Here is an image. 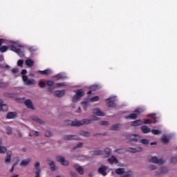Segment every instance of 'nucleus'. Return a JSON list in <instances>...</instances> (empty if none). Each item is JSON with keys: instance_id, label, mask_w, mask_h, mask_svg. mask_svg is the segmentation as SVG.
<instances>
[{"instance_id": "c85d7f7f", "label": "nucleus", "mask_w": 177, "mask_h": 177, "mask_svg": "<svg viewBox=\"0 0 177 177\" xmlns=\"http://www.w3.org/2000/svg\"><path fill=\"white\" fill-rule=\"evenodd\" d=\"M141 131L142 133H149V132H151V130H150V128H149V127L144 125L141 127Z\"/></svg>"}, {"instance_id": "09e8293b", "label": "nucleus", "mask_w": 177, "mask_h": 177, "mask_svg": "<svg viewBox=\"0 0 177 177\" xmlns=\"http://www.w3.org/2000/svg\"><path fill=\"white\" fill-rule=\"evenodd\" d=\"M148 169L149 171H154V169H157V167L155 165H150L148 166Z\"/></svg>"}, {"instance_id": "dca6fc26", "label": "nucleus", "mask_w": 177, "mask_h": 177, "mask_svg": "<svg viewBox=\"0 0 177 177\" xmlns=\"http://www.w3.org/2000/svg\"><path fill=\"white\" fill-rule=\"evenodd\" d=\"M73 168L80 174V175H82L84 174V167L80 166L78 164H75L73 165Z\"/></svg>"}, {"instance_id": "37998d69", "label": "nucleus", "mask_w": 177, "mask_h": 177, "mask_svg": "<svg viewBox=\"0 0 177 177\" xmlns=\"http://www.w3.org/2000/svg\"><path fill=\"white\" fill-rule=\"evenodd\" d=\"M151 132L153 134V135H161L162 131L160 130H156V129H152L151 130Z\"/></svg>"}, {"instance_id": "b1692460", "label": "nucleus", "mask_w": 177, "mask_h": 177, "mask_svg": "<svg viewBox=\"0 0 177 177\" xmlns=\"http://www.w3.org/2000/svg\"><path fill=\"white\" fill-rule=\"evenodd\" d=\"M103 153L105 154V158H107L111 156V149L106 147L104 149Z\"/></svg>"}, {"instance_id": "7c9ffc66", "label": "nucleus", "mask_w": 177, "mask_h": 177, "mask_svg": "<svg viewBox=\"0 0 177 177\" xmlns=\"http://www.w3.org/2000/svg\"><path fill=\"white\" fill-rule=\"evenodd\" d=\"M143 122L140 120H135L131 122L132 127H139V125H142Z\"/></svg>"}, {"instance_id": "f257e3e1", "label": "nucleus", "mask_w": 177, "mask_h": 177, "mask_svg": "<svg viewBox=\"0 0 177 177\" xmlns=\"http://www.w3.org/2000/svg\"><path fill=\"white\" fill-rule=\"evenodd\" d=\"M21 74L22 75V80L25 85H27V86H35V85H37V81H35V80L28 79V77L25 75L27 74V70H22Z\"/></svg>"}, {"instance_id": "de8ad7c7", "label": "nucleus", "mask_w": 177, "mask_h": 177, "mask_svg": "<svg viewBox=\"0 0 177 177\" xmlns=\"http://www.w3.org/2000/svg\"><path fill=\"white\" fill-rule=\"evenodd\" d=\"M46 85V84L45 82H44V81H40V82H39V88H45Z\"/></svg>"}, {"instance_id": "58836bf2", "label": "nucleus", "mask_w": 177, "mask_h": 177, "mask_svg": "<svg viewBox=\"0 0 177 177\" xmlns=\"http://www.w3.org/2000/svg\"><path fill=\"white\" fill-rule=\"evenodd\" d=\"M140 143H142V145H149V143H150V141H149V140L147 139H140Z\"/></svg>"}, {"instance_id": "9b49d317", "label": "nucleus", "mask_w": 177, "mask_h": 177, "mask_svg": "<svg viewBox=\"0 0 177 177\" xmlns=\"http://www.w3.org/2000/svg\"><path fill=\"white\" fill-rule=\"evenodd\" d=\"M107 166L102 165L100 167L97 169L98 174H100V175H102V176H106L107 175Z\"/></svg>"}, {"instance_id": "603ef678", "label": "nucleus", "mask_w": 177, "mask_h": 177, "mask_svg": "<svg viewBox=\"0 0 177 177\" xmlns=\"http://www.w3.org/2000/svg\"><path fill=\"white\" fill-rule=\"evenodd\" d=\"M162 143H168L169 140L167 136H164L162 138Z\"/></svg>"}, {"instance_id": "ddd939ff", "label": "nucleus", "mask_w": 177, "mask_h": 177, "mask_svg": "<svg viewBox=\"0 0 177 177\" xmlns=\"http://www.w3.org/2000/svg\"><path fill=\"white\" fill-rule=\"evenodd\" d=\"M12 162V151H8L6 153V156L4 160L5 164H10Z\"/></svg>"}, {"instance_id": "a211bd4d", "label": "nucleus", "mask_w": 177, "mask_h": 177, "mask_svg": "<svg viewBox=\"0 0 177 177\" xmlns=\"http://www.w3.org/2000/svg\"><path fill=\"white\" fill-rule=\"evenodd\" d=\"M17 117V113L16 112H8L6 115L8 120H13Z\"/></svg>"}, {"instance_id": "774afa93", "label": "nucleus", "mask_w": 177, "mask_h": 177, "mask_svg": "<svg viewBox=\"0 0 177 177\" xmlns=\"http://www.w3.org/2000/svg\"><path fill=\"white\" fill-rule=\"evenodd\" d=\"M101 135H102V133H97L93 134V136H94V137L100 136Z\"/></svg>"}, {"instance_id": "c9c22d12", "label": "nucleus", "mask_w": 177, "mask_h": 177, "mask_svg": "<svg viewBox=\"0 0 177 177\" xmlns=\"http://www.w3.org/2000/svg\"><path fill=\"white\" fill-rule=\"evenodd\" d=\"M8 106L6 104H4L3 106H0V111H8Z\"/></svg>"}, {"instance_id": "0e129e2a", "label": "nucleus", "mask_w": 177, "mask_h": 177, "mask_svg": "<svg viewBox=\"0 0 177 177\" xmlns=\"http://www.w3.org/2000/svg\"><path fill=\"white\" fill-rule=\"evenodd\" d=\"M17 136H18V138H23V133H21V132H20V131H18Z\"/></svg>"}, {"instance_id": "4d7b16f0", "label": "nucleus", "mask_w": 177, "mask_h": 177, "mask_svg": "<svg viewBox=\"0 0 177 177\" xmlns=\"http://www.w3.org/2000/svg\"><path fill=\"white\" fill-rule=\"evenodd\" d=\"M70 175L71 177H78V174L75 171H71Z\"/></svg>"}, {"instance_id": "49530a36", "label": "nucleus", "mask_w": 177, "mask_h": 177, "mask_svg": "<svg viewBox=\"0 0 177 177\" xmlns=\"http://www.w3.org/2000/svg\"><path fill=\"white\" fill-rule=\"evenodd\" d=\"M12 132V127H8L6 128V135H10Z\"/></svg>"}, {"instance_id": "6ab92c4d", "label": "nucleus", "mask_w": 177, "mask_h": 177, "mask_svg": "<svg viewBox=\"0 0 177 177\" xmlns=\"http://www.w3.org/2000/svg\"><path fill=\"white\" fill-rule=\"evenodd\" d=\"M121 129V124H115L109 128V131H120Z\"/></svg>"}, {"instance_id": "338daca9", "label": "nucleus", "mask_w": 177, "mask_h": 177, "mask_svg": "<svg viewBox=\"0 0 177 177\" xmlns=\"http://www.w3.org/2000/svg\"><path fill=\"white\" fill-rule=\"evenodd\" d=\"M4 104H5V102L1 99H0V107Z\"/></svg>"}, {"instance_id": "ea45409f", "label": "nucleus", "mask_w": 177, "mask_h": 177, "mask_svg": "<svg viewBox=\"0 0 177 177\" xmlns=\"http://www.w3.org/2000/svg\"><path fill=\"white\" fill-rule=\"evenodd\" d=\"M8 86H9L8 82H0V88H8Z\"/></svg>"}, {"instance_id": "e433bc0d", "label": "nucleus", "mask_w": 177, "mask_h": 177, "mask_svg": "<svg viewBox=\"0 0 177 177\" xmlns=\"http://www.w3.org/2000/svg\"><path fill=\"white\" fill-rule=\"evenodd\" d=\"M82 146H84V144L82 142H79L73 147V150H76V149H81Z\"/></svg>"}, {"instance_id": "1a4fd4ad", "label": "nucleus", "mask_w": 177, "mask_h": 177, "mask_svg": "<svg viewBox=\"0 0 177 177\" xmlns=\"http://www.w3.org/2000/svg\"><path fill=\"white\" fill-rule=\"evenodd\" d=\"M63 139L64 140H80V137L76 135H65Z\"/></svg>"}, {"instance_id": "4468645a", "label": "nucleus", "mask_w": 177, "mask_h": 177, "mask_svg": "<svg viewBox=\"0 0 177 177\" xmlns=\"http://www.w3.org/2000/svg\"><path fill=\"white\" fill-rule=\"evenodd\" d=\"M93 114H95V115H98V117H104L106 115L102 110L97 108L93 109Z\"/></svg>"}, {"instance_id": "c756f323", "label": "nucleus", "mask_w": 177, "mask_h": 177, "mask_svg": "<svg viewBox=\"0 0 177 177\" xmlns=\"http://www.w3.org/2000/svg\"><path fill=\"white\" fill-rule=\"evenodd\" d=\"M32 120H33V121H35L36 122H38V124H41V125L45 124V122H44V120L38 118V117L37 116H32Z\"/></svg>"}, {"instance_id": "0eeeda50", "label": "nucleus", "mask_w": 177, "mask_h": 177, "mask_svg": "<svg viewBox=\"0 0 177 177\" xmlns=\"http://www.w3.org/2000/svg\"><path fill=\"white\" fill-rule=\"evenodd\" d=\"M149 161L151 162H153V164H158V165H163V164L165 163V160L164 159H158L156 156L151 157V158H149Z\"/></svg>"}, {"instance_id": "680f3d73", "label": "nucleus", "mask_w": 177, "mask_h": 177, "mask_svg": "<svg viewBox=\"0 0 177 177\" xmlns=\"http://www.w3.org/2000/svg\"><path fill=\"white\" fill-rule=\"evenodd\" d=\"M12 73L13 74H16V73H19V68H16L12 69Z\"/></svg>"}, {"instance_id": "052dcab7", "label": "nucleus", "mask_w": 177, "mask_h": 177, "mask_svg": "<svg viewBox=\"0 0 177 177\" xmlns=\"http://www.w3.org/2000/svg\"><path fill=\"white\" fill-rule=\"evenodd\" d=\"M144 124H151V120L149 119H145Z\"/></svg>"}, {"instance_id": "f8f14e48", "label": "nucleus", "mask_w": 177, "mask_h": 177, "mask_svg": "<svg viewBox=\"0 0 177 177\" xmlns=\"http://www.w3.org/2000/svg\"><path fill=\"white\" fill-rule=\"evenodd\" d=\"M47 164L49 165V167H51V171H56L57 169V167H56V163L55 161L51 160L50 158L46 159ZM53 165V167H52Z\"/></svg>"}, {"instance_id": "c03bdc74", "label": "nucleus", "mask_w": 177, "mask_h": 177, "mask_svg": "<svg viewBox=\"0 0 177 177\" xmlns=\"http://www.w3.org/2000/svg\"><path fill=\"white\" fill-rule=\"evenodd\" d=\"M143 111H145V110L142 108H137L133 113H137L138 114H140L142 113H143Z\"/></svg>"}, {"instance_id": "7ed1b4c3", "label": "nucleus", "mask_w": 177, "mask_h": 177, "mask_svg": "<svg viewBox=\"0 0 177 177\" xmlns=\"http://www.w3.org/2000/svg\"><path fill=\"white\" fill-rule=\"evenodd\" d=\"M75 93H76V95L73 97L72 101L73 102V103H77V102H78L81 99V97H82L84 95H85V93H84V90L82 89H77L75 91Z\"/></svg>"}, {"instance_id": "393cba45", "label": "nucleus", "mask_w": 177, "mask_h": 177, "mask_svg": "<svg viewBox=\"0 0 177 177\" xmlns=\"http://www.w3.org/2000/svg\"><path fill=\"white\" fill-rule=\"evenodd\" d=\"M91 156H103V151L102 150H94L91 151Z\"/></svg>"}, {"instance_id": "864d4df0", "label": "nucleus", "mask_w": 177, "mask_h": 177, "mask_svg": "<svg viewBox=\"0 0 177 177\" xmlns=\"http://www.w3.org/2000/svg\"><path fill=\"white\" fill-rule=\"evenodd\" d=\"M99 100V96H95L90 99L91 102H97Z\"/></svg>"}, {"instance_id": "5701e85b", "label": "nucleus", "mask_w": 177, "mask_h": 177, "mask_svg": "<svg viewBox=\"0 0 177 177\" xmlns=\"http://www.w3.org/2000/svg\"><path fill=\"white\" fill-rule=\"evenodd\" d=\"M30 161H31L30 158L25 159L21 162L20 166L21 167H27V165H28V164H30Z\"/></svg>"}, {"instance_id": "473e14b6", "label": "nucleus", "mask_w": 177, "mask_h": 177, "mask_svg": "<svg viewBox=\"0 0 177 177\" xmlns=\"http://www.w3.org/2000/svg\"><path fill=\"white\" fill-rule=\"evenodd\" d=\"M125 118L126 120H128L129 118L131 120H136V118H138V115L136 113H131L128 116H126Z\"/></svg>"}, {"instance_id": "4be33fe9", "label": "nucleus", "mask_w": 177, "mask_h": 177, "mask_svg": "<svg viewBox=\"0 0 177 177\" xmlns=\"http://www.w3.org/2000/svg\"><path fill=\"white\" fill-rule=\"evenodd\" d=\"M24 103L28 109H31L32 110H34V106H32V102H31V100H26Z\"/></svg>"}, {"instance_id": "6e6552de", "label": "nucleus", "mask_w": 177, "mask_h": 177, "mask_svg": "<svg viewBox=\"0 0 177 177\" xmlns=\"http://www.w3.org/2000/svg\"><path fill=\"white\" fill-rule=\"evenodd\" d=\"M41 163L39 162H36L34 166L35 168V177H41Z\"/></svg>"}, {"instance_id": "5fc2aeb1", "label": "nucleus", "mask_w": 177, "mask_h": 177, "mask_svg": "<svg viewBox=\"0 0 177 177\" xmlns=\"http://www.w3.org/2000/svg\"><path fill=\"white\" fill-rule=\"evenodd\" d=\"M54 84H55L54 82L52 80H48L46 82V85H48V86H53Z\"/></svg>"}, {"instance_id": "79ce46f5", "label": "nucleus", "mask_w": 177, "mask_h": 177, "mask_svg": "<svg viewBox=\"0 0 177 177\" xmlns=\"http://www.w3.org/2000/svg\"><path fill=\"white\" fill-rule=\"evenodd\" d=\"M7 149L5 147L0 146V154H5L7 151Z\"/></svg>"}, {"instance_id": "9d476101", "label": "nucleus", "mask_w": 177, "mask_h": 177, "mask_svg": "<svg viewBox=\"0 0 177 177\" xmlns=\"http://www.w3.org/2000/svg\"><path fill=\"white\" fill-rule=\"evenodd\" d=\"M127 151H128L129 153H140L143 151V148H142L141 147H137L136 148L129 147L127 149Z\"/></svg>"}, {"instance_id": "cd10ccee", "label": "nucleus", "mask_w": 177, "mask_h": 177, "mask_svg": "<svg viewBox=\"0 0 177 177\" xmlns=\"http://www.w3.org/2000/svg\"><path fill=\"white\" fill-rule=\"evenodd\" d=\"M25 64L28 67H32V66H34V60L31 59H28L25 61Z\"/></svg>"}, {"instance_id": "aec40b11", "label": "nucleus", "mask_w": 177, "mask_h": 177, "mask_svg": "<svg viewBox=\"0 0 177 177\" xmlns=\"http://www.w3.org/2000/svg\"><path fill=\"white\" fill-rule=\"evenodd\" d=\"M108 162L109 164H118V160L114 156H111V158L107 159Z\"/></svg>"}, {"instance_id": "f03ea898", "label": "nucleus", "mask_w": 177, "mask_h": 177, "mask_svg": "<svg viewBox=\"0 0 177 177\" xmlns=\"http://www.w3.org/2000/svg\"><path fill=\"white\" fill-rule=\"evenodd\" d=\"M19 48H24V46L20 44H17V43H14L10 46V50H12V52H15V53H17V55H19V56L23 57L24 56V53L21 51V50Z\"/></svg>"}, {"instance_id": "423d86ee", "label": "nucleus", "mask_w": 177, "mask_h": 177, "mask_svg": "<svg viewBox=\"0 0 177 177\" xmlns=\"http://www.w3.org/2000/svg\"><path fill=\"white\" fill-rule=\"evenodd\" d=\"M93 120L88 118H84L81 120H77V127H82L84 125H89L92 124Z\"/></svg>"}, {"instance_id": "4c0bfd02", "label": "nucleus", "mask_w": 177, "mask_h": 177, "mask_svg": "<svg viewBox=\"0 0 177 177\" xmlns=\"http://www.w3.org/2000/svg\"><path fill=\"white\" fill-rule=\"evenodd\" d=\"M132 175H133L132 171H129L124 173V175H122L120 177H132Z\"/></svg>"}, {"instance_id": "e2e57ef3", "label": "nucleus", "mask_w": 177, "mask_h": 177, "mask_svg": "<svg viewBox=\"0 0 177 177\" xmlns=\"http://www.w3.org/2000/svg\"><path fill=\"white\" fill-rule=\"evenodd\" d=\"M28 50H30V52H35L36 49L34 47H29Z\"/></svg>"}, {"instance_id": "39448f33", "label": "nucleus", "mask_w": 177, "mask_h": 177, "mask_svg": "<svg viewBox=\"0 0 177 177\" xmlns=\"http://www.w3.org/2000/svg\"><path fill=\"white\" fill-rule=\"evenodd\" d=\"M105 102L108 107H115L116 106L115 102H117V97L113 96V97L107 98L106 100H105Z\"/></svg>"}, {"instance_id": "a878e982", "label": "nucleus", "mask_w": 177, "mask_h": 177, "mask_svg": "<svg viewBox=\"0 0 177 177\" xmlns=\"http://www.w3.org/2000/svg\"><path fill=\"white\" fill-rule=\"evenodd\" d=\"M130 140L132 142H139V140H140V136L138 135H131L130 136Z\"/></svg>"}, {"instance_id": "3c124183", "label": "nucleus", "mask_w": 177, "mask_h": 177, "mask_svg": "<svg viewBox=\"0 0 177 177\" xmlns=\"http://www.w3.org/2000/svg\"><path fill=\"white\" fill-rule=\"evenodd\" d=\"M54 78H56V80H62V78H63V75H62V73L57 74L54 76Z\"/></svg>"}, {"instance_id": "20e7f679", "label": "nucleus", "mask_w": 177, "mask_h": 177, "mask_svg": "<svg viewBox=\"0 0 177 177\" xmlns=\"http://www.w3.org/2000/svg\"><path fill=\"white\" fill-rule=\"evenodd\" d=\"M55 160L57 162H60L64 167H68V165H70L68 160H66V158L60 155L55 156Z\"/></svg>"}, {"instance_id": "2eb2a0df", "label": "nucleus", "mask_w": 177, "mask_h": 177, "mask_svg": "<svg viewBox=\"0 0 177 177\" xmlns=\"http://www.w3.org/2000/svg\"><path fill=\"white\" fill-rule=\"evenodd\" d=\"M65 125H71V127H78V120H65Z\"/></svg>"}, {"instance_id": "2f4dec72", "label": "nucleus", "mask_w": 177, "mask_h": 177, "mask_svg": "<svg viewBox=\"0 0 177 177\" xmlns=\"http://www.w3.org/2000/svg\"><path fill=\"white\" fill-rule=\"evenodd\" d=\"M117 175H124L125 174V169L124 168H119L115 171Z\"/></svg>"}, {"instance_id": "a18cd8bd", "label": "nucleus", "mask_w": 177, "mask_h": 177, "mask_svg": "<svg viewBox=\"0 0 177 177\" xmlns=\"http://www.w3.org/2000/svg\"><path fill=\"white\" fill-rule=\"evenodd\" d=\"M17 64L19 67H23V64H24V61L23 59H19Z\"/></svg>"}, {"instance_id": "8fccbe9b", "label": "nucleus", "mask_w": 177, "mask_h": 177, "mask_svg": "<svg viewBox=\"0 0 177 177\" xmlns=\"http://www.w3.org/2000/svg\"><path fill=\"white\" fill-rule=\"evenodd\" d=\"M100 125H104L105 127H107L109 125V122L106 120H102L100 122Z\"/></svg>"}, {"instance_id": "bb28decb", "label": "nucleus", "mask_w": 177, "mask_h": 177, "mask_svg": "<svg viewBox=\"0 0 177 177\" xmlns=\"http://www.w3.org/2000/svg\"><path fill=\"white\" fill-rule=\"evenodd\" d=\"M79 133L81 136H84L85 138H89V136H91L89 131H85L84 130H81Z\"/></svg>"}, {"instance_id": "6e6d98bb", "label": "nucleus", "mask_w": 177, "mask_h": 177, "mask_svg": "<svg viewBox=\"0 0 177 177\" xmlns=\"http://www.w3.org/2000/svg\"><path fill=\"white\" fill-rule=\"evenodd\" d=\"M115 153H118V154H122L124 151H122V149H118L114 150Z\"/></svg>"}, {"instance_id": "f704fd0d", "label": "nucleus", "mask_w": 177, "mask_h": 177, "mask_svg": "<svg viewBox=\"0 0 177 177\" xmlns=\"http://www.w3.org/2000/svg\"><path fill=\"white\" fill-rule=\"evenodd\" d=\"M44 136L46 138H52V136H53V133H51L50 131H46V132L44 133Z\"/></svg>"}, {"instance_id": "f3484780", "label": "nucleus", "mask_w": 177, "mask_h": 177, "mask_svg": "<svg viewBox=\"0 0 177 177\" xmlns=\"http://www.w3.org/2000/svg\"><path fill=\"white\" fill-rule=\"evenodd\" d=\"M65 93H66V91H64V90L56 91L54 92V96H55V97H63Z\"/></svg>"}, {"instance_id": "412c9836", "label": "nucleus", "mask_w": 177, "mask_h": 177, "mask_svg": "<svg viewBox=\"0 0 177 177\" xmlns=\"http://www.w3.org/2000/svg\"><path fill=\"white\" fill-rule=\"evenodd\" d=\"M167 172L168 169L167 167H162L156 171V175H162V174H167Z\"/></svg>"}, {"instance_id": "69168bd1", "label": "nucleus", "mask_w": 177, "mask_h": 177, "mask_svg": "<svg viewBox=\"0 0 177 177\" xmlns=\"http://www.w3.org/2000/svg\"><path fill=\"white\" fill-rule=\"evenodd\" d=\"M91 120H93V121H99V118L93 115V119H91Z\"/></svg>"}, {"instance_id": "72a5a7b5", "label": "nucleus", "mask_w": 177, "mask_h": 177, "mask_svg": "<svg viewBox=\"0 0 177 177\" xmlns=\"http://www.w3.org/2000/svg\"><path fill=\"white\" fill-rule=\"evenodd\" d=\"M38 72L44 75H49V74L52 73V71H50V69H46L45 71H38Z\"/></svg>"}, {"instance_id": "13d9d810", "label": "nucleus", "mask_w": 177, "mask_h": 177, "mask_svg": "<svg viewBox=\"0 0 177 177\" xmlns=\"http://www.w3.org/2000/svg\"><path fill=\"white\" fill-rule=\"evenodd\" d=\"M32 133H33V136H36V137H38L39 136L40 133L39 131H32Z\"/></svg>"}, {"instance_id": "a19ab883", "label": "nucleus", "mask_w": 177, "mask_h": 177, "mask_svg": "<svg viewBox=\"0 0 177 177\" xmlns=\"http://www.w3.org/2000/svg\"><path fill=\"white\" fill-rule=\"evenodd\" d=\"M8 49H9L8 46H3L0 47V52L1 53H3L4 52H6V50H8Z\"/></svg>"}, {"instance_id": "bf43d9fd", "label": "nucleus", "mask_w": 177, "mask_h": 177, "mask_svg": "<svg viewBox=\"0 0 177 177\" xmlns=\"http://www.w3.org/2000/svg\"><path fill=\"white\" fill-rule=\"evenodd\" d=\"M64 85H66L64 83H57L55 86H57V88H59V86H64Z\"/></svg>"}]
</instances>
